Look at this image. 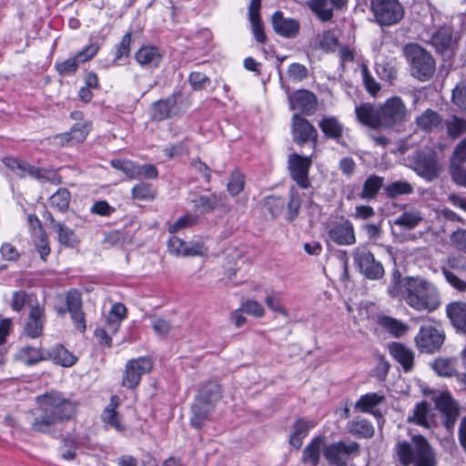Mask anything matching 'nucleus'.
<instances>
[{"instance_id":"nucleus-1","label":"nucleus","mask_w":466,"mask_h":466,"mask_svg":"<svg viewBox=\"0 0 466 466\" xmlns=\"http://www.w3.org/2000/svg\"><path fill=\"white\" fill-rule=\"evenodd\" d=\"M36 407L26 414L31 430L51 434L56 425L69 420L76 411V404L63 393L56 390L35 397Z\"/></svg>"},{"instance_id":"nucleus-2","label":"nucleus","mask_w":466,"mask_h":466,"mask_svg":"<svg viewBox=\"0 0 466 466\" xmlns=\"http://www.w3.org/2000/svg\"><path fill=\"white\" fill-rule=\"evenodd\" d=\"M391 298H400L410 308L418 312L431 313L441 305V296L437 286L422 277H408L400 283V273H392L388 288Z\"/></svg>"},{"instance_id":"nucleus-3","label":"nucleus","mask_w":466,"mask_h":466,"mask_svg":"<svg viewBox=\"0 0 466 466\" xmlns=\"http://www.w3.org/2000/svg\"><path fill=\"white\" fill-rule=\"evenodd\" d=\"M394 450L402 466H435L432 449L421 435L413 436L410 442L399 441Z\"/></svg>"},{"instance_id":"nucleus-4","label":"nucleus","mask_w":466,"mask_h":466,"mask_svg":"<svg viewBox=\"0 0 466 466\" xmlns=\"http://www.w3.org/2000/svg\"><path fill=\"white\" fill-rule=\"evenodd\" d=\"M403 55L412 77L424 82L433 76L436 63L426 49L417 44H408L403 48Z\"/></svg>"},{"instance_id":"nucleus-5","label":"nucleus","mask_w":466,"mask_h":466,"mask_svg":"<svg viewBox=\"0 0 466 466\" xmlns=\"http://www.w3.org/2000/svg\"><path fill=\"white\" fill-rule=\"evenodd\" d=\"M370 12L374 21L381 27L399 24L404 17L405 10L400 0H370Z\"/></svg>"},{"instance_id":"nucleus-6","label":"nucleus","mask_w":466,"mask_h":466,"mask_svg":"<svg viewBox=\"0 0 466 466\" xmlns=\"http://www.w3.org/2000/svg\"><path fill=\"white\" fill-rule=\"evenodd\" d=\"M360 447L356 441H342L327 444L324 459L329 466H352L353 460L360 455Z\"/></svg>"},{"instance_id":"nucleus-7","label":"nucleus","mask_w":466,"mask_h":466,"mask_svg":"<svg viewBox=\"0 0 466 466\" xmlns=\"http://www.w3.org/2000/svg\"><path fill=\"white\" fill-rule=\"evenodd\" d=\"M381 128L394 129L403 125L408 119V109L400 96L388 98L380 106Z\"/></svg>"},{"instance_id":"nucleus-8","label":"nucleus","mask_w":466,"mask_h":466,"mask_svg":"<svg viewBox=\"0 0 466 466\" xmlns=\"http://www.w3.org/2000/svg\"><path fill=\"white\" fill-rule=\"evenodd\" d=\"M312 163L310 156L304 157L298 153H292L288 157L287 168L289 177L300 189L309 190L311 187L309 169Z\"/></svg>"},{"instance_id":"nucleus-9","label":"nucleus","mask_w":466,"mask_h":466,"mask_svg":"<svg viewBox=\"0 0 466 466\" xmlns=\"http://www.w3.org/2000/svg\"><path fill=\"white\" fill-rule=\"evenodd\" d=\"M413 170L427 181L439 177L442 168L433 149L419 150L413 157Z\"/></svg>"},{"instance_id":"nucleus-10","label":"nucleus","mask_w":466,"mask_h":466,"mask_svg":"<svg viewBox=\"0 0 466 466\" xmlns=\"http://www.w3.org/2000/svg\"><path fill=\"white\" fill-rule=\"evenodd\" d=\"M445 334L441 326L423 325L420 328L414 340L421 353L431 354L441 349Z\"/></svg>"},{"instance_id":"nucleus-11","label":"nucleus","mask_w":466,"mask_h":466,"mask_svg":"<svg viewBox=\"0 0 466 466\" xmlns=\"http://www.w3.org/2000/svg\"><path fill=\"white\" fill-rule=\"evenodd\" d=\"M354 264L370 279H380L384 276L382 264L365 247H358L353 252Z\"/></svg>"},{"instance_id":"nucleus-12","label":"nucleus","mask_w":466,"mask_h":466,"mask_svg":"<svg viewBox=\"0 0 466 466\" xmlns=\"http://www.w3.org/2000/svg\"><path fill=\"white\" fill-rule=\"evenodd\" d=\"M65 300L66 307L56 308V312L60 315L68 312L75 328L81 333H84L86 329V325L81 293L77 289H72L66 292Z\"/></svg>"},{"instance_id":"nucleus-13","label":"nucleus","mask_w":466,"mask_h":466,"mask_svg":"<svg viewBox=\"0 0 466 466\" xmlns=\"http://www.w3.org/2000/svg\"><path fill=\"white\" fill-rule=\"evenodd\" d=\"M91 130L92 124L90 121H80L73 125L68 132L50 137L48 138L49 143L57 147H72L83 143Z\"/></svg>"},{"instance_id":"nucleus-14","label":"nucleus","mask_w":466,"mask_h":466,"mask_svg":"<svg viewBox=\"0 0 466 466\" xmlns=\"http://www.w3.org/2000/svg\"><path fill=\"white\" fill-rule=\"evenodd\" d=\"M327 234L331 241L339 246H350L356 242L353 224L343 216L330 223Z\"/></svg>"},{"instance_id":"nucleus-15","label":"nucleus","mask_w":466,"mask_h":466,"mask_svg":"<svg viewBox=\"0 0 466 466\" xmlns=\"http://www.w3.org/2000/svg\"><path fill=\"white\" fill-rule=\"evenodd\" d=\"M99 46L96 43H92L79 51L75 56L63 61H56L55 67L57 73L63 76L75 74L79 65L93 58L97 54Z\"/></svg>"},{"instance_id":"nucleus-16","label":"nucleus","mask_w":466,"mask_h":466,"mask_svg":"<svg viewBox=\"0 0 466 466\" xmlns=\"http://www.w3.org/2000/svg\"><path fill=\"white\" fill-rule=\"evenodd\" d=\"M291 134L293 141L301 146L308 141L315 147L318 142V131L307 119L299 114H294L291 119Z\"/></svg>"},{"instance_id":"nucleus-17","label":"nucleus","mask_w":466,"mask_h":466,"mask_svg":"<svg viewBox=\"0 0 466 466\" xmlns=\"http://www.w3.org/2000/svg\"><path fill=\"white\" fill-rule=\"evenodd\" d=\"M436 409L443 415V424L447 430L453 428L459 416V404L448 391L441 392L433 398Z\"/></svg>"},{"instance_id":"nucleus-18","label":"nucleus","mask_w":466,"mask_h":466,"mask_svg":"<svg viewBox=\"0 0 466 466\" xmlns=\"http://www.w3.org/2000/svg\"><path fill=\"white\" fill-rule=\"evenodd\" d=\"M5 166L15 171L18 176L25 177L28 175L39 180H48L55 182L56 174L53 171L38 168L25 162L14 157H5L3 160Z\"/></svg>"},{"instance_id":"nucleus-19","label":"nucleus","mask_w":466,"mask_h":466,"mask_svg":"<svg viewBox=\"0 0 466 466\" xmlns=\"http://www.w3.org/2000/svg\"><path fill=\"white\" fill-rule=\"evenodd\" d=\"M349 0H309V7L321 22H330L334 11H342L347 8Z\"/></svg>"},{"instance_id":"nucleus-20","label":"nucleus","mask_w":466,"mask_h":466,"mask_svg":"<svg viewBox=\"0 0 466 466\" xmlns=\"http://www.w3.org/2000/svg\"><path fill=\"white\" fill-rule=\"evenodd\" d=\"M45 309L38 304L31 305L30 312L23 327V335L30 339H37L43 333L45 323Z\"/></svg>"},{"instance_id":"nucleus-21","label":"nucleus","mask_w":466,"mask_h":466,"mask_svg":"<svg viewBox=\"0 0 466 466\" xmlns=\"http://www.w3.org/2000/svg\"><path fill=\"white\" fill-rule=\"evenodd\" d=\"M275 33L285 38H294L300 28L299 22L294 18L285 17L280 11H276L271 17Z\"/></svg>"},{"instance_id":"nucleus-22","label":"nucleus","mask_w":466,"mask_h":466,"mask_svg":"<svg viewBox=\"0 0 466 466\" xmlns=\"http://www.w3.org/2000/svg\"><path fill=\"white\" fill-rule=\"evenodd\" d=\"M289 102L291 109L312 115L316 110L317 97L308 90H298L289 96Z\"/></svg>"},{"instance_id":"nucleus-23","label":"nucleus","mask_w":466,"mask_h":466,"mask_svg":"<svg viewBox=\"0 0 466 466\" xmlns=\"http://www.w3.org/2000/svg\"><path fill=\"white\" fill-rule=\"evenodd\" d=\"M450 268H441L447 282L459 291H466V264L460 265L456 259L449 261Z\"/></svg>"},{"instance_id":"nucleus-24","label":"nucleus","mask_w":466,"mask_h":466,"mask_svg":"<svg viewBox=\"0 0 466 466\" xmlns=\"http://www.w3.org/2000/svg\"><path fill=\"white\" fill-rule=\"evenodd\" d=\"M407 421L431 429L435 425V415L432 412L431 406L426 400L417 403L412 410L411 415L408 416Z\"/></svg>"},{"instance_id":"nucleus-25","label":"nucleus","mask_w":466,"mask_h":466,"mask_svg":"<svg viewBox=\"0 0 466 466\" xmlns=\"http://www.w3.org/2000/svg\"><path fill=\"white\" fill-rule=\"evenodd\" d=\"M355 114L361 125L374 129L381 128L380 107L376 108L370 103H363L355 107Z\"/></svg>"},{"instance_id":"nucleus-26","label":"nucleus","mask_w":466,"mask_h":466,"mask_svg":"<svg viewBox=\"0 0 466 466\" xmlns=\"http://www.w3.org/2000/svg\"><path fill=\"white\" fill-rule=\"evenodd\" d=\"M327 444L323 436L314 437L302 451V461L308 466H318L321 454L324 456V450Z\"/></svg>"},{"instance_id":"nucleus-27","label":"nucleus","mask_w":466,"mask_h":466,"mask_svg":"<svg viewBox=\"0 0 466 466\" xmlns=\"http://www.w3.org/2000/svg\"><path fill=\"white\" fill-rule=\"evenodd\" d=\"M144 358L129 360L126 365V370L122 379V385L128 389H134L140 382L141 377L145 371Z\"/></svg>"},{"instance_id":"nucleus-28","label":"nucleus","mask_w":466,"mask_h":466,"mask_svg":"<svg viewBox=\"0 0 466 466\" xmlns=\"http://www.w3.org/2000/svg\"><path fill=\"white\" fill-rule=\"evenodd\" d=\"M261 0H251L248 5V20L252 34L258 43L265 44L267 36L260 18Z\"/></svg>"},{"instance_id":"nucleus-29","label":"nucleus","mask_w":466,"mask_h":466,"mask_svg":"<svg viewBox=\"0 0 466 466\" xmlns=\"http://www.w3.org/2000/svg\"><path fill=\"white\" fill-rule=\"evenodd\" d=\"M389 351L404 371L411 370L414 362V353L410 348L399 342H392L389 345Z\"/></svg>"},{"instance_id":"nucleus-30","label":"nucleus","mask_w":466,"mask_h":466,"mask_svg":"<svg viewBox=\"0 0 466 466\" xmlns=\"http://www.w3.org/2000/svg\"><path fill=\"white\" fill-rule=\"evenodd\" d=\"M46 220L48 221V226L57 234L58 241L61 244L73 248L78 243L75 232L65 224L56 221L52 214H47Z\"/></svg>"},{"instance_id":"nucleus-31","label":"nucleus","mask_w":466,"mask_h":466,"mask_svg":"<svg viewBox=\"0 0 466 466\" xmlns=\"http://www.w3.org/2000/svg\"><path fill=\"white\" fill-rule=\"evenodd\" d=\"M446 314L457 330L466 333V303L453 301L446 306Z\"/></svg>"},{"instance_id":"nucleus-32","label":"nucleus","mask_w":466,"mask_h":466,"mask_svg":"<svg viewBox=\"0 0 466 466\" xmlns=\"http://www.w3.org/2000/svg\"><path fill=\"white\" fill-rule=\"evenodd\" d=\"M222 390L220 385L214 380L207 381L203 384L196 399L202 403H207L215 407L216 403L221 399Z\"/></svg>"},{"instance_id":"nucleus-33","label":"nucleus","mask_w":466,"mask_h":466,"mask_svg":"<svg viewBox=\"0 0 466 466\" xmlns=\"http://www.w3.org/2000/svg\"><path fill=\"white\" fill-rule=\"evenodd\" d=\"M306 190L300 189L298 186H292L289 188V199L287 203L288 208V219L292 221L294 220L298 214L299 210L301 207V204L304 200V198H309L311 196L310 194H308L305 192Z\"/></svg>"},{"instance_id":"nucleus-34","label":"nucleus","mask_w":466,"mask_h":466,"mask_svg":"<svg viewBox=\"0 0 466 466\" xmlns=\"http://www.w3.org/2000/svg\"><path fill=\"white\" fill-rule=\"evenodd\" d=\"M162 54L155 46H147V70L151 69L154 74L153 80L148 83L149 86H154L159 83L163 69L161 68Z\"/></svg>"},{"instance_id":"nucleus-35","label":"nucleus","mask_w":466,"mask_h":466,"mask_svg":"<svg viewBox=\"0 0 466 466\" xmlns=\"http://www.w3.org/2000/svg\"><path fill=\"white\" fill-rule=\"evenodd\" d=\"M442 123V117L439 113L432 109H426L415 118L416 126L425 131L431 132L439 127Z\"/></svg>"},{"instance_id":"nucleus-36","label":"nucleus","mask_w":466,"mask_h":466,"mask_svg":"<svg viewBox=\"0 0 466 466\" xmlns=\"http://www.w3.org/2000/svg\"><path fill=\"white\" fill-rule=\"evenodd\" d=\"M316 426L313 420H298L293 424V431L289 438V443L296 449H299L302 445L304 438L309 431Z\"/></svg>"},{"instance_id":"nucleus-37","label":"nucleus","mask_w":466,"mask_h":466,"mask_svg":"<svg viewBox=\"0 0 466 466\" xmlns=\"http://www.w3.org/2000/svg\"><path fill=\"white\" fill-rule=\"evenodd\" d=\"M214 406L207 403H202L195 399V401L191 407L192 416L190 418V423L193 427L199 429L203 426L204 422L209 419L210 413Z\"/></svg>"},{"instance_id":"nucleus-38","label":"nucleus","mask_w":466,"mask_h":466,"mask_svg":"<svg viewBox=\"0 0 466 466\" xmlns=\"http://www.w3.org/2000/svg\"><path fill=\"white\" fill-rule=\"evenodd\" d=\"M126 314L127 309L123 304L115 303L112 305L106 320V329L110 333L117 332L122 320L126 318Z\"/></svg>"},{"instance_id":"nucleus-39","label":"nucleus","mask_w":466,"mask_h":466,"mask_svg":"<svg viewBox=\"0 0 466 466\" xmlns=\"http://www.w3.org/2000/svg\"><path fill=\"white\" fill-rule=\"evenodd\" d=\"M111 167L122 171L129 178H141L146 175L144 167H140L130 160L113 159L110 162Z\"/></svg>"},{"instance_id":"nucleus-40","label":"nucleus","mask_w":466,"mask_h":466,"mask_svg":"<svg viewBox=\"0 0 466 466\" xmlns=\"http://www.w3.org/2000/svg\"><path fill=\"white\" fill-rule=\"evenodd\" d=\"M15 360L26 365L35 364L46 359L40 348L25 346L20 348L15 354Z\"/></svg>"},{"instance_id":"nucleus-41","label":"nucleus","mask_w":466,"mask_h":466,"mask_svg":"<svg viewBox=\"0 0 466 466\" xmlns=\"http://www.w3.org/2000/svg\"><path fill=\"white\" fill-rule=\"evenodd\" d=\"M432 45L438 51L445 53L452 49L454 41L450 27L440 28L431 37Z\"/></svg>"},{"instance_id":"nucleus-42","label":"nucleus","mask_w":466,"mask_h":466,"mask_svg":"<svg viewBox=\"0 0 466 466\" xmlns=\"http://www.w3.org/2000/svg\"><path fill=\"white\" fill-rule=\"evenodd\" d=\"M119 404V398L117 396H112L110 399V403L106 408H105L101 418L102 420L115 428L116 431H120L124 430L123 425L120 422L119 415L116 411V409L117 408Z\"/></svg>"},{"instance_id":"nucleus-43","label":"nucleus","mask_w":466,"mask_h":466,"mask_svg":"<svg viewBox=\"0 0 466 466\" xmlns=\"http://www.w3.org/2000/svg\"><path fill=\"white\" fill-rule=\"evenodd\" d=\"M384 178L377 175H371L367 177L363 183L360 198L364 200H370L376 198L380 189L383 187Z\"/></svg>"},{"instance_id":"nucleus-44","label":"nucleus","mask_w":466,"mask_h":466,"mask_svg":"<svg viewBox=\"0 0 466 466\" xmlns=\"http://www.w3.org/2000/svg\"><path fill=\"white\" fill-rule=\"evenodd\" d=\"M350 434L358 438H370L374 434L372 424L365 419L356 418L347 425Z\"/></svg>"},{"instance_id":"nucleus-45","label":"nucleus","mask_w":466,"mask_h":466,"mask_svg":"<svg viewBox=\"0 0 466 466\" xmlns=\"http://www.w3.org/2000/svg\"><path fill=\"white\" fill-rule=\"evenodd\" d=\"M423 220L422 213L416 208L404 211L395 220L394 224L406 229L416 228Z\"/></svg>"},{"instance_id":"nucleus-46","label":"nucleus","mask_w":466,"mask_h":466,"mask_svg":"<svg viewBox=\"0 0 466 466\" xmlns=\"http://www.w3.org/2000/svg\"><path fill=\"white\" fill-rule=\"evenodd\" d=\"M319 127L327 137L338 139L342 136L343 126L334 116L324 117Z\"/></svg>"},{"instance_id":"nucleus-47","label":"nucleus","mask_w":466,"mask_h":466,"mask_svg":"<svg viewBox=\"0 0 466 466\" xmlns=\"http://www.w3.org/2000/svg\"><path fill=\"white\" fill-rule=\"evenodd\" d=\"M385 396L379 392L367 393L359 399L355 407L363 412H371L372 409L382 403Z\"/></svg>"},{"instance_id":"nucleus-48","label":"nucleus","mask_w":466,"mask_h":466,"mask_svg":"<svg viewBox=\"0 0 466 466\" xmlns=\"http://www.w3.org/2000/svg\"><path fill=\"white\" fill-rule=\"evenodd\" d=\"M221 202V197L216 194L200 196L192 200L194 208L203 213L214 210Z\"/></svg>"},{"instance_id":"nucleus-49","label":"nucleus","mask_w":466,"mask_h":466,"mask_svg":"<svg viewBox=\"0 0 466 466\" xmlns=\"http://www.w3.org/2000/svg\"><path fill=\"white\" fill-rule=\"evenodd\" d=\"M175 106L174 98L159 100L152 105L151 117L154 120L161 121L169 117L170 112Z\"/></svg>"},{"instance_id":"nucleus-50","label":"nucleus","mask_w":466,"mask_h":466,"mask_svg":"<svg viewBox=\"0 0 466 466\" xmlns=\"http://www.w3.org/2000/svg\"><path fill=\"white\" fill-rule=\"evenodd\" d=\"M447 135L451 139H457L466 133V119L452 116L445 121Z\"/></svg>"},{"instance_id":"nucleus-51","label":"nucleus","mask_w":466,"mask_h":466,"mask_svg":"<svg viewBox=\"0 0 466 466\" xmlns=\"http://www.w3.org/2000/svg\"><path fill=\"white\" fill-rule=\"evenodd\" d=\"M413 192V187L408 181L399 180L384 187V193L389 198H396L399 196L410 195Z\"/></svg>"},{"instance_id":"nucleus-52","label":"nucleus","mask_w":466,"mask_h":466,"mask_svg":"<svg viewBox=\"0 0 466 466\" xmlns=\"http://www.w3.org/2000/svg\"><path fill=\"white\" fill-rule=\"evenodd\" d=\"M49 356L56 363L64 367H71L76 361V357L61 345L53 348Z\"/></svg>"},{"instance_id":"nucleus-53","label":"nucleus","mask_w":466,"mask_h":466,"mask_svg":"<svg viewBox=\"0 0 466 466\" xmlns=\"http://www.w3.org/2000/svg\"><path fill=\"white\" fill-rule=\"evenodd\" d=\"M71 199V194L66 188H59L49 198L50 206L61 212L67 210Z\"/></svg>"},{"instance_id":"nucleus-54","label":"nucleus","mask_w":466,"mask_h":466,"mask_svg":"<svg viewBox=\"0 0 466 466\" xmlns=\"http://www.w3.org/2000/svg\"><path fill=\"white\" fill-rule=\"evenodd\" d=\"M431 367L441 377H451L456 373L454 361L451 359L439 358L432 363Z\"/></svg>"},{"instance_id":"nucleus-55","label":"nucleus","mask_w":466,"mask_h":466,"mask_svg":"<svg viewBox=\"0 0 466 466\" xmlns=\"http://www.w3.org/2000/svg\"><path fill=\"white\" fill-rule=\"evenodd\" d=\"M318 39L319 48L325 52H334L339 46V39L333 30L324 31Z\"/></svg>"},{"instance_id":"nucleus-56","label":"nucleus","mask_w":466,"mask_h":466,"mask_svg":"<svg viewBox=\"0 0 466 466\" xmlns=\"http://www.w3.org/2000/svg\"><path fill=\"white\" fill-rule=\"evenodd\" d=\"M380 324L394 337H400L404 335L408 330V326L403 322L390 318L383 317L380 319Z\"/></svg>"},{"instance_id":"nucleus-57","label":"nucleus","mask_w":466,"mask_h":466,"mask_svg":"<svg viewBox=\"0 0 466 466\" xmlns=\"http://www.w3.org/2000/svg\"><path fill=\"white\" fill-rule=\"evenodd\" d=\"M198 221V217L192 213H187L179 218L168 227V231L174 234L179 230L190 228L196 225Z\"/></svg>"},{"instance_id":"nucleus-58","label":"nucleus","mask_w":466,"mask_h":466,"mask_svg":"<svg viewBox=\"0 0 466 466\" xmlns=\"http://www.w3.org/2000/svg\"><path fill=\"white\" fill-rule=\"evenodd\" d=\"M451 101L461 111L466 113V79L455 86L452 90Z\"/></svg>"},{"instance_id":"nucleus-59","label":"nucleus","mask_w":466,"mask_h":466,"mask_svg":"<svg viewBox=\"0 0 466 466\" xmlns=\"http://www.w3.org/2000/svg\"><path fill=\"white\" fill-rule=\"evenodd\" d=\"M130 43H131V34L127 33L123 35L121 41L116 45L115 46V57L113 60V65L117 66L118 61L124 57H127L130 53Z\"/></svg>"},{"instance_id":"nucleus-60","label":"nucleus","mask_w":466,"mask_h":466,"mask_svg":"<svg viewBox=\"0 0 466 466\" xmlns=\"http://www.w3.org/2000/svg\"><path fill=\"white\" fill-rule=\"evenodd\" d=\"M241 309L254 318H262L265 315L263 305L255 299H247L240 304Z\"/></svg>"},{"instance_id":"nucleus-61","label":"nucleus","mask_w":466,"mask_h":466,"mask_svg":"<svg viewBox=\"0 0 466 466\" xmlns=\"http://www.w3.org/2000/svg\"><path fill=\"white\" fill-rule=\"evenodd\" d=\"M245 186V177L239 171H235L230 175L228 183V190L232 196L238 195Z\"/></svg>"},{"instance_id":"nucleus-62","label":"nucleus","mask_w":466,"mask_h":466,"mask_svg":"<svg viewBox=\"0 0 466 466\" xmlns=\"http://www.w3.org/2000/svg\"><path fill=\"white\" fill-rule=\"evenodd\" d=\"M264 205L272 217H277L282 212L285 200L280 197L270 196L265 198Z\"/></svg>"},{"instance_id":"nucleus-63","label":"nucleus","mask_w":466,"mask_h":466,"mask_svg":"<svg viewBox=\"0 0 466 466\" xmlns=\"http://www.w3.org/2000/svg\"><path fill=\"white\" fill-rule=\"evenodd\" d=\"M208 248L204 244L203 241H191L187 242L184 257H203L207 256Z\"/></svg>"},{"instance_id":"nucleus-64","label":"nucleus","mask_w":466,"mask_h":466,"mask_svg":"<svg viewBox=\"0 0 466 466\" xmlns=\"http://www.w3.org/2000/svg\"><path fill=\"white\" fill-rule=\"evenodd\" d=\"M449 173L451 175V180L461 187H466V168L461 167V165L450 163L449 165Z\"/></svg>"}]
</instances>
